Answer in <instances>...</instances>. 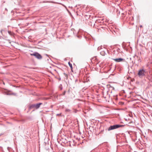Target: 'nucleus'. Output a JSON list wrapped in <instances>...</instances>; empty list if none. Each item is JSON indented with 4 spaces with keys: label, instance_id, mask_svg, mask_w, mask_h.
Wrapping results in <instances>:
<instances>
[{
    "label": "nucleus",
    "instance_id": "1",
    "mask_svg": "<svg viewBox=\"0 0 152 152\" xmlns=\"http://www.w3.org/2000/svg\"><path fill=\"white\" fill-rule=\"evenodd\" d=\"M124 126V125L120 124H115L113 125H111L109 127L108 130V131H110L111 130L115 129Z\"/></svg>",
    "mask_w": 152,
    "mask_h": 152
},
{
    "label": "nucleus",
    "instance_id": "2",
    "mask_svg": "<svg viewBox=\"0 0 152 152\" xmlns=\"http://www.w3.org/2000/svg\"><path fill=\"white\" fill-rule=\"evenodd\" d=\"M30 55L34 56L36 58L39 59H41L42 58V56L37 52H35L34 53H31L30 54Z\"/></svg>",
    "mask_w": 152,
    "mask_h": 152
},
{
    "label": "nucleus",
    "instance_id": "3",
    "mask_svg": "<svg viewBox=\"0 0 152 152\" xmlns=\"http://www.w3.org/2000/svg\"><path fill=\"white\" fill-rule=\"evenodd\" d=\"M42 104V103H39L37 104H32L30 106V108H35L36 109H37L40 107V105Z\"/></svg>",
    "mask_w": 152,
    "mask_h": 152
},
{
    "label": "nucleus",
    "instance_id": "4",
    "mask_svg": "<svg viewBox=\"0 0 152 152\" xmlns=\"http://www.w3.org/2000/svg\"><path fill=\"white\" fill-rule=\"evenodd\" d=\"M108 53L107 50L105 48H104L103 49H102L101 51L100 52V53L101 55L102 56H104L106 53Z\"/></svg>",
    "mask_w": 152,
    "mask_h": 152
},
{
    "label": "nucleus",
    "instance_id": "5",
    "mask_svg": "<svg viewBox=\"0 0 152 152\" xmlns=\"http://www.w3.org/2000/svg\"><path fill=\"white\" fill-rule=\"evenodd\" d=\"M112 59L116 62H120L123 61H125V59H124L121 58H113Z\"/></svg>",
    "mask_w": 152,
    "mask_h": 152
},
{
    "label": "nucleus",
    "instance_id": "6",
    "mask_svg": "<svg viewBox=\"0 0 152 152\" xmlns=\"http://www.w3.org/2000/svg\"><path fill=\"white\" fill-rule=\"evenodd\" d=\"M137 75L140 77H142V69L140 70L138 73Z\"/></svg>",
    "mask_w": 152,
    "mask_h": 152
},
{
    "label": "nucleus",
    "instance_id": "7",
    "mask_svg": "<svg viewBox=\"0 0 152 152\" xmlns=\"http://www.w3.org/2000/svg\"><path fill=\"white\" fill-rule=\"evenodd\" d=\"M68 64H69V66H70V67L71 68V70L72 71V64L70 62H68Z\"/></svg>",
    "mask_w": 152,
    "mask_h": 152
},
{
    "label": "nucleus",
    "instance_id": "8",
    "mask_svg": "<svg viewBox=\"0 0 152 152\" xmlns=\"http://www.w3.org/2000/svg\"><path fill=\"white\" fill-rule=\"evenodd\" d=\"M63 74L66 78H67L68 77V75L67 74H66L65 73H64Z\"/></svg>",
    "mask_w": 152,
    "mask_h": 152
},
{
    "label": "nucleus",
    "instance_id": "9",
    "mask_svg": "<svg viewBox=\"0 0 152 152\" xmlns=\"http://www.w3.org/2000/svg\"><path fill=\"white\" fill-rule=\"evenodd\" d=\"M5 30L3 29H1V34H3V32H5Z\"/></svg>",
    "mask_w": 152,
    "mask_h": 152
},
{
    "label": "nucleus",
    "instance_id": "10",
    "mask_svg": "<svg viewBox=\"0 0 152 152\" xmlns=\"http://www.w3.org/2000/svg\"><path fill=\"white\" fill-rule=\"evenodd\" d=\"M102 49H103V48H102V47H98V48H97V50H100L101 49L102 50Z\"/></svg>",
    "mask_w": 152,
    "mask_h": 152
},
{
    "label": "nucleus",
    "instance_id": "11",
    "mask_svg": "<svg viewBox=\"0 0 152 152\" xmlns=\"http://www.w3.org/2000/svg\"><path fill=\"white\" fill-rule=\"evenodd\" d=\"M8 33L10 35H12V32L11 31H8Z\"/></svg>",
    "mask_w": 152,
    "mask_h": 152
},
{
    "label": "nucleus",
    "instance_id": "12",
    "mask_svg": "<svg viewBox=\"0 0 152 152\" xmlns=\"http://www.w3.org/2000/svg\"><path fill=\"white\" fill-rule=\"evenodd\" d=\"M4 94H7V95H10L11 94L9 93L8 92H4Z\"/></svg>",
    "mask_w": 152,
    "mask_h": 152
},
{
    "label": "nucleus",
    "instance_id": "13",
    "mask_svg": "<svg viewBox=\"0 0 152 152\" xmlns=\"http://www.w3.org/2000/svg\"><path fill=\"white\" fill-rule=\"evenodd\" d=\"M145 147L146 148V149H145V150H144V152H146L147 151L146 149H148V146H146Z\"/></svg>",
    "mask_w": 152,
    "mask_h": 152
},
{
    "label": "nucleus",
    "instance_id": "14",
    "mask_svg": "<svg viewBox=\"0 0 152 152\" xmlns=\"http://www.w3.org/2000/svg\"><path fill=\"white\" fill-rule=\"evenodd\" d=\"M143 144H144V145H145V146H146V145H147V144H146V142H144H144H143Z\"/></svg>",
    "mask_w": 152,
    "mask_h": 152
},
{
    "label": "nucleus",
    "instance_id": "15",
    "mask_svg": "<svg viewBox=\"0 0 152 152\" xmlns=\"http://www.w3.org/2000/svg\"><path fill=\"white\" fill-rule=\"evenodd\" d=\"M66 111L69 112L70 111V110L69 109H66Z\"/></svg>",
    "mask_w": 152,
    "mask_h": 152
},
{
    "label": "nucleus",
    "instance_id": "16",
    "mask_svg": "<svg viewBox=\"0 0 152 152\" xmlns=\"http://www.w3.org/2000/svg\"><path fill=\"white\" fill-rule=\"evenodd\" d=\"M65 93H66V91H64L63 93H62V94L63 95H65Z\"/></svg>",
    "mask_w": 152,
    "mask_h": 152
},
{
    "label": "nucleus",
    "instance_id": "17",
    "mask_svg": "<svg viewBox=\"0 0 152 152\" xmlns=\"http://www.w3.org/2000/svg\"><path fill=\"white\" fill-rule=\"evenodd\" d=\"M61 115V113H60V114H56L57 116H59V115Z\"/></svg>",
    "mask_w": 152,
    "mask_h": 152
},
{
    "label": "nucleus",
    "instance_id": "18",
    "mask_svg": "<svg viewBox=\"0 0 152 152\" xmlns=\"http://www.w3.org/2000/svg\"><path fill=\"white\" fill-rule=\"evenodd\" d=\"M138 62H141V60H140V59H138Z\"/></svg>",
    "mask_w": 152,
    "mask_h": 152
},
{
    "label": "nucleus",
    "instance_id": "19",
    "mask_svg": "<svg viewBox=\"0 0 152 152\" xmlns=\"http://www.w3.org/2000/svg\"><path fill=\"white\" fill-rule=\"evenodd\" d=\"M145 138V136H144V138ZM144 137H143V140H144V139H143Z\"/></svg>",
    "mask_w": 152,
    "mask_h": 152
},
{
    "label": "nucleus",
    "instance_id": "20",
    "mask_svg": "<svg viewBox=\"0 0 152 152\" xmlns=\"http://www.w3.org/2000/svg\"><path fill=\"white\" fill-rule=\"evenodd\" d=\"M142 27V25H141L140 26V27Z\"/></svg>",
    "mask_w": 152,
    "mask_h": 152
},
{
    "label": "nucleus",
    "instance_id": "21",
    "mask_svg": "<svg viewBox=\"0 0 152 152\" xmlns=\"http://www.w3.org/2000/svg\"><path fill=\"white\" fill-rule=\"evenodd\" d=\"M9 147H8V150H9Z\"/></svg>",
    "mask_w": 152,
    "mask_h": 152
},
{
    "label": "nucleus",
    "instance_id": "22",
    "mask_svg": "<svg viewBox=\"0 0 152 152\" xmlns=\"http://www.w3.org/2000/svg\"><path fill=\"white\" fill-rule=\"evenodd\" d=\"M87 80H88V81H89V79H87Z\"/></svg>",
    "mask_w": 152,
    "mask_h": 152
},
{
    "label": "nucleus",
    "instance_id": "23",
    "mask_svg": "<svg viewBox=\"0 0 152 152\" xmlns=\"http://www.w3.org/2000/svg\"><path fill=\"white\" fill-rule=\"evenodd\" d=\"M130 68H131L132 67H129Z\"/></svg>",
    "mask_w": 152,
    "mask_h": 152
}]
</instances>
